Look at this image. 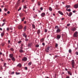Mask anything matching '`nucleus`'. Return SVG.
I'll return each mask as SVG.
<instances>
[{"label": "nucleus", "mask_w": 78, "mask_h": 78, "mask_svg": "<svg viewBox=\"0 0 78 78\" xmlns=\"http://www.w3.org/2000/svg\"><path fill=\"white\" fill-rule=\"evenodd\" d=\"M51 50V46H48L47 48L45 49V51L46 52H48L50 50Z\"/></svg>", "instance_id": "obj_1"}, {"label": "nucleus", "mask_w": 78, "mask_h": 78, "mask_svg": "<svg viewBox=\"0 0 78 78\" xmlns=\"http://www.w3.org/2000/svg\"><path fill=\"white\" fill-rule=\"evenodd\" d=\"M71 64L73 68H74L75 67V60H73L72 61Z\"/></svg>", "instance_id": "obj_2"}, {"label": "nucleus", "mask_w": 78, "mask_h": 78, "mask_svg": "<svg viewBox=\"0 0 78 78\" xmlns=\"http://www.w3.org/2000/svg\"><path fill=\"white\" fill-rule=\"evenodd\" d=\"M74 37H78V32H75L74 34Z\"/></svg>", "instance_id": "obj_3"}, {"label": "nucleus", "mask_w": 78, "mask_h": 78, "mask_svg": "<svg viewBox=\"0 0 78 78\" xmlns=\"http://www.w3.org/2000/svg\"><path fill=\"white\" fill-rule=\"evenodd\" d=\"M23 61H27V57H24L22 59Z\"/></svg>", "instance_id": "obj_4"}, {"label": "nucleus", "mask_w": 78, "mask_h": 78, "mask_svg": "<svg viewBox=\"0 0 78 78\" xmlns=\"http://www.w3.org/2000/svg\"><path fill=\"white\" fill-rule=\"evenodd\" d=\"M74 8H76V9L78 8V3L75 4L74 5Z\"/></svg>", "instance_id": "obj_5"}, {"label": "nucleus", "mask_w": 78, "mask_h": 78, "mask_svg": "<svg viewBox=\"0 0 78 78\" xmlns=\"http://www.w3.org/2000/svg\"><path fill=\"white\" fill-rule=\"evenodd\" d=\"M71 30H72L73 31H75L76 30V28L75 27H74L71 29Z\"/></svg>", "instance_id": "obj_6"}, {"label": "nucleus", "mask_w": 78, "mask_h": 78, "mask_svg": "<svg viewBox=\"0 0 78 78\" xmlns=\"http://www.w3.org/2000/svg\"><path fill=\"white\" fill-rule=\"evenodd\" d=\"M57 40H59L61 38V36L60 35H58L57 36Z\"/></svg>", "instance_id": "obj_7"}, {"label": "nucleus", "mask_w": 78, "mask_h": 78, "mask_svg": "<svg viewBox=\"0 0 78 78\" xmlns=\"http://www.w3.org/2000/svg\"><path fill=\"white\" fill-rule=\"evenodd\" d=\"M22 28H23V27L21 25H20L18 27V28L20 29H22Z\"/></svg>", "instance_id": "obj_8"}, {"label": "nucleus", "mask_w": 78, "mask_h": 78, "mask_svg": "<svg viewBox=\"0 0 78 78\" xmlns=\"http://www.w3.org/2000/svg\"><path fill=\"white\" fill-rule=\"evenodd\" d=\"M45 13H41V17H44V16H45Z\"/></svg>", "instance_id": "obj_9"}, {"label": "nucleus", "mask_w": 78, "mask_h": 78, "mask_svg": "<svg viewBox=\"0 0 78 78\" xmlns=\"http://www.w3.org/2000/svg\"><path fill=\"white\" fill-rule=\"evenodd\" d=\"M9 57L10 58H12L13 57V54H11L9 55Z\"/></svg>", "instance_id": "obj_10"}, {"label": "nucleus", "mask_w": 78, "mask_h": 78, "mask_svg": "<svg viewBox=\"0 0 78 78\" xmlns=\"http://www.w3.org/2000/svg\"><path fill=\"white\" fill-rule=\"evenodd\" d=\"M57 33H59L61 32V30L59 29H58L56 30Z\"/></svg>", "instance_id": "obj_11"}, {"label": "nucleus", "mask_w": 78, "mask_h": 78, "mask_svg": "<svg viewBox=\"0 0 78 78\" xmlns=\"http://www.w3.org/2000/svg\"><path fill=\"white\" fill-rule=\"evenodd\" d=\"M58 12L60 14H61V15H63V13L62 12H61V11H58Z\"/></svg>", "instance_id": "obj_12"}, {"label": "nucleus", "mask_w": 78, "mask_h": 78, "mask_svg": "<svg viewBox=\"0 0 78 78\" xmlns=\"http://www.w3.org/2000/svg\"><path fill=\"white\" fill-rule=\"evenodd\" d=\"M72 15V12H70L68 15V16H69V17H71Z\"/></svg>", "instance_id": "obj_13"}, {"label": "nucleus", "mask_w": 78, "mask_h": 78, "mask_svg": "<svg viewBox=\"0 0 78 78\" xmlns=\"http://www.w3.org/2000/svg\"><path fill=\"white\" fill-rule=\"evenodd\" d=\"M44 41V38H42L40 40V42H42Z\"/></svg>", "instance_id": "obj_14"}, {"label": "nucleus", "mask_w": 78, "mask_h": 78, "mask_svg": "<svg viewBox=\"0 0 78 78\" xmlns=\"http://www.w3.org/2000/svg\"><path fill=\"white\" fill-rule=\"evenodd\" d=\"M40 32H41V30L39 29L37 31V34H39V33H40Z\"/></svg>", "instance_id": "obj_15"}, {"label": "nucleus", "mask_w": 78, "mask_h": 78, "mask_svg": "<svg viewBox=\"0 0 78 78\" xmlns=\"http://www.w3.org/2000/svg\"><path fill=\"white\" fill-rule=\"evenodd\" d=\"M17 66H18V67H22V65L20 64H19L17 65Z\"/></svg>", "instance_id": "obj_16"}, {"label": "nucleus", "mask_w": 78, "mask_h": 78, "mask_svg": "<svg viewBox=\"0 0 78 78\" xmlns=\"http://www.w3.org/2000/svg\"><path fill=\"white\" fill-rule=\"evenodd\" d=\"M32 45V43H29L28 44V47H31Z\"/></svg>", "instance_id": "obj_17"}, {"label": "nucleus", "mask_w": 78, "mask_h": 78, "mask_svg": "<svg viewBox=\"0 0 78 78\" xmlns=\"http://www.w3.org/2000/svg\"><path fill=\"white\" fill-rule=\"evenodd\" d=\"M68 74H69L70 75H72V73H71V72H70V71L68 72Z\"/></svg>", "instance_id": "obj_18"}, {"label": "nucleus", "mask_w": 78, "mask_h": 78, "mask_svg": "<svg viewBox=\"0 0 78 78\" xmlns=\"http://www.w3.org/2000/svg\"><path fill=\"white\" fill-rule=\"evenodd\" d=\"M32 26L33 28H34V29L36 28V27H35V25H34V24H32Z\"/></svg>", "instance_id": "obj_19"}, {"label": "nucleus", "mask_w": 78, "mask_h": 78, "mask_svg": "<svg viewBox=\"0 0 78 78\" xmlns=\"http://www.w3.org/2000/svg\"><path fill=\"white\" fill-rule=\"evenodd\" d=\"M70 5H66L65 7L66 8H70Z\"/></svg>", "instance_id": "obj_20"}, {"label": "nucleus", "mask_w": 78, "mask_h": 78, "mask_svg": "<svg viewBox=\"0 0 78 78\" xmlns=\"http://www.w3.org/2000/svg\"><path fill=\"white\" fill-rule=\"evenodd\" d=\"M11 58L12 61H15V58H14V57H12Z\"/></svg>", "instance_id": "obj_21"}, {"label": "nucleus", "mask_w": 78, "mask_h": 78, "mask_svg": "<svg viewBox=\"0 0 78 78\" xmlns=\"http://www.w3.org/2000/svg\"><path fill=\"white\" fill-rule=\"evenodd\" d=\"M26 30H27V26H26L24 27V31H26Z\"/></svg>", "instance_id": "obj_22"}, {"label": "nucleus", "mask_w": 78, "mask_h": 78, "mask_svg": "<svg viewBox=\"0 0 78 78\" xmlns=\"http://www.w3.org/2000/svg\"><path fill=\"white\" fill-rule=\"evenodd\" d=\"M4 34L3 32L1 33V36L2 37H3V35H4Z\"/></svg>", "instance_id": "obj_23"}, {"label": "nucleus", "mask_w": 78, "mask_h": 78, "mask_svg": "<svg viewBox=\"0 0 78 78\" xmlns=\"http://www.w3.org/2000/svg\"><path fill=\"white\" fill-rule=\"evenodd\" d=\"M25 19V17H23L21 19V21H24V20Z\"/></svg>", "instance_id": "obj_24"}, {"label": "nucleus", "mask_w": 78, "mask_h": 78, "mask_svg": "<svg viewBox=\"0 0 78 78\" xmlns=\"http://www.w3.org/2000/svg\"><path fill=\"white\" fill-rule=\"evenodd\" d=\"M28 65L29 66H31V62H29V63H28Z\"/></svg>", "instance_id": "obj_25"}, {"label": "nucleus", "mask_w": 78, "mask_h": 78, "mask_svg": "<svg viewBox=\"0 0 78 78\" xmlns=\"http://www.w3.org/2000/svg\"><path fill=\"white\" fill-rule=\"evenodd\" d=\"M49 10H50V11H52V9H51V7H50L49 8Z\"/></svg>", "instance_id": "obj_26"}, {"label": "nucleus", "mask_w": 78, "mask_h": 78, "mask_svg": "<svg viewBox=\"0 0 78 78\" xmlns=\"http://www.w3.org/2000/svg\"><path fill=\"white\" fill-rule=\"evenodd\" d=\"M20 53H22L23 52V51L22 49H20Z\"/></svg>", "instance_id": "obj_27"}, {"label": "nucleus", "mask_w": 78, "mask_h": 78, "mask_svg": "<svg viewBox=\"0 0 78 78\" xmlns=\"http://www.w3.org/2000/svg\"><path fill=\"white\" fill-rule=\"evenodd\" d=\"M23 8L24 9H26V8H27V5H24Z\"/></svg>", "instance_id": "obj_28"}, {"label": "nucleus", "mask_w": 78, "mask_h": 78, "mask_svg": "<svg viewBox=\"0 0 78 78\" xmlns=\"http://www.w3.org/2000/svg\"><path fill=\"white\" fill-rule=\"evenodd\" d=\"M69 52L70 53L72 52V50H71L70 49H69Z\"/></svg>", "instance_id": "obj_29"}, {"label": "nucleus", "mask_w": 78, "mask_h": 78, "mask_svg": "<svg viewBox=\"0 0 78 78\" xmlns=\"http://www.w3.org/2000/svg\"><path fill=\"white\" fill-rule=\"evenodd\" d=\"M16 75H19V74H20V73H17V72H16Z\"/></svg>", "instance_id": "obj_30"}, {"label": "nucleus", "mask_w": 78, "mask_h": 78, "mask_svg": "<svg viewBox=\"0 0 78 78\" xmlns=\"http://www.w3.org/2000/svg\"><path fill=\"white\" fill-rule=\"evenodd\" d=\"M35 47H39V44H36Z\"/></svg>", "instance_id": "obj_31"}, {"label": "nucleus", "mask_w": 78, "mask_h": 78, "mask_svg": "<svg viewBox=\"0 0 78 78\" xmlns=\"http://www.w3.org/2000/svg\"><path fill=\"white\" fill-rule=\"evenodd\" d=\"M23 37H25L26 36V33H24L23 34Z\"/></svg>", "instance_id": "obj_32"}, {"label": "nucleus", "mask_w": 78, "mask_h": 78, "mask_svg": "<svg viewBox=\"0 0 78 78\" xmlns=\"http://www.w3.org/2000/svg\"><path fill=\"white\" fill-rule=\"evenodd\" d=\"M58 26H55V28L56 29H58Z\"/></svg>", "instance_id": "obj_33"}, {"label": "nucleus", "mask_w": 78, "mask_h": 78, "mask_svg": "<svg viewBox=\"0 0 78 78\" xmlns=\"http://www.w3.org/2000/svg\"><path fill=\"white\" fill-rule=\"evenodd\" d=\"M44 32H45V33H47V29H45Z\"/></svg>", "instance_id": "obj_34"}, {"label": "nucleus", "mask_w": 78, "mask_h": 78, "mask_svg": "<svg viewBox=\"0 0 78 78\" xmlns=\"http://www.w3.org/2000/svg\"><path fill=\"white\" fill-rule=\"evenodd\" d=\"M10 50H12V51H14V49L12 48H10Z\"/></svg>", "instance_id": "obj_35"}, {"label": "nucleus", "mask_w": 78, "mask_h": 78, "mask_svg": "<svg viewBox=\"0 0 78 78\" xmlns=\"http://www.w3.org/2000/svg\"><path fill=\"white\" fill-rule=\"evenodd\" d=\"M38 5H41V2H38Z\"/></svg>", "instance_id": "obj_36"}, {"label": "nucleus", "mask_w": 78, "mask_h": 78, "mask_svg": "<svg viewBox=\"0 0 78 78\" xmlns=\"http://www.w3.org/2000/svg\"><path fill=\"white\" fill-rule=\"evenodd\" d=\"M22 42V41H19L18 42V44H20Z\"/></svg>", "instance_id": "obj_37"}, {"label": "nucleus", "mask_w": 78, "mask_h": 78, "mask_svg": "<svg viewBox=\"0 0 78 78\" xmlns=\"http://www.w3.org/2000/svg\"><path fill=\"white\" fill-rule=\"evenodd\" d=\"M4 67H6V63H4Z\"/></svg>", "instance_id": "obj_38"}, {"label": "nucleus", "mask_w": 78, "mask_h": 78, "mask_svg": "<svg viewBox=\"0 0 78 78\" xmlns=\"http://www.w3.org/2000/svg\"><path fill=\"white\" fill-rule=\"evenodd\" d=\"M58 46V44H56L55 46V47H57Z\"/></svg>", "instance_id": "obj_39"}, {"label": "nucleus", "mask_w": 78, "mask_h": 78, "mask_svg": "<svg viewBox=\"0 0 78 78\" xmlns=\"http://www.w3.org/2000/svg\"><path fill=\"white\" fill-rule=\"evenodd\" d=\"M68 11L69 12H70V11H71V10L70 9H68Z\"/></svg>", "instance_id": "obj_40"}, {"label": "nucleus", "mask_w": 78, "mask_h": 78, "mask_svg": "<svg viewBox=\"0 0 78 78\" xmlns=\"http://www.w3.org/2000/svg\"><path fill=\"white\" fill-rule=\"evenodd\" d=\"M9 28L8 27L7 28V31H9Z\"/></svg>", "instance_id": "obj_41"}, {"label": "nucleus", "mask_w": 78, "mask_h": 78, "mask_svg": "<svg viewBox=\"0 0 78 78\" xmlns=\"http://www.w3.org/2000/svg\"><path fill=\"white\" fill-rule=\"evenodd\" d=\"M58 5H55V7H56V8H58Z\"/></svg>", "instance_id": "obj_42"}, {"label": "nucleus", "mask_w": 78, "mask_h": 78, "mask_svg": "<svg viewBox=\"0 0 78 78\" xmlns=\"http://www.w3.org/2000/svg\"><path fill=\"white\" fill-rule=\"evenodd\" d=\"M10 29L11 30H12V27H10Z\"/></svg>", "instance_id": "obj_43"}, {"label": "nucleus", "mask_w": 78, "mask_h": 78, "mask_svg": "<svg viewBox=\"0 0 78 78\" xmlns=\"http://www.w3.org/2000/svg\"><path fill=\"white\" fill-rule=\"evenodd\" d=\"M76 55H78V51H76Z\"/></svg>", "instance_id": "obj_44"}, {"label": "nucleus", "mask_w": 78, "mask_h": 78, "mask_svg": "<svg viewBox=\"0 0 78 78\" xmlns=\"http://www.w3.org/2000/svg\"><path fill=\"white\" fill-rule=\"evenodd\" d=\"M21 8H20L19 9H18V11H20V10H21Z\"/></svg>", "instance_id": "obj_45"}, {"label": "nucleus", "mask_w": 78, "mask_h": 78, "mask_svg": "<svg viewBox=\"0 0 78 78\" xmlns=\"http://www.w3.org/2000/svg\"><path fill=\"white\" fill-rule=\"evenodd\" d=\"M70 24L69 23V24H67V27H69V26H70Z\"/></svg>", "instance_id": "obj_46"}, {"label": "nucleus", "mask_w": 78, "mask_h": 78, "mask_svg": "<svg viewBox=\"0 0 78 78\" xmlns=\"http://www.w3.org/2000/svg\"><path fill=\"white\" fill-rule=\"evenodd\" d=\"M25 41H28V39L27 38H26L25 40Z\"/></svg>", "instance_id": "obj_47"}, {"label": "nucleus", "mask_w": 78, "mask_h": 78, "mask_svg": "<svg viewBox=\"0 0 78 78\" xmlns=\"http://www.w3.org/2000/svg\"><path fill=\"white\" fill-rule=\"evenodd\" d=\"M58 56L57 55H56L55 56V57L56 58H58Z\"/></svg>", "instance_id": "obj_48"}, {"label": "nucleus", "mask_w": 78, "mask_h": 78, "mask_svg": "<svg viewBox=\"0 0 78 78\" xmlns=\"http://www.w3.org/2000/svg\"><path fill=\"white\" fill-rule=\"evenodd\" d=\"M5 23H3L2 24V27H3V26L4 25H5Z\"/></svg>", "instance_id": "obj_49"}, {"label": "nucleus", "mask_w": 78, "mask_h": 78, "mask_svg": "<svg viewBox=\"0 0 78 78\" xmlns=\"http://www.w3.org/2000/svg\"><path fill=\"white\" fill-rule=\"evenodd\" d=\"M40 9L42 11V10H43V8L42 7H41L40 8Z\"/></svg>", "instance_id": "obj_50"}, {"label": "nucleus", "mask_w": 78, "mask_h": 78, "mask_svg": "<svg viewBox=\"0 0 78 78\" xmlns=\"http://www.w3.org/2000/svg\"><path fill=\"white\" fill-rule=\"evenodd\" d=\"M42 45H45V43H42Z\"/></svg>", "instance_id": "obj_51"}, {"label": "nucleus", "mask_w": 78, "mask_h": 78, "mask_svg": "<svg viewBox=\"0 0 78 78\" xmlns=\"http://www.w3.org/2000/svg\"><path fill=\"white\" fill-rule=\"evenodd\" d=\"M25 69L26 70H27V67H25Z\"/></svg>", "instance_id": "obj_52"}, {"label": "nucleus", "mask_w": 78, "mask_h": 78, "mask_svg": "<svg viewBox=\"0 0 78 78\" xmlns=\"http://www.w3.org/2000/svg\"><path fill=\"white\" fill-rule=\"evenodd\" d=\"M73 12L74 13H75V12H76V11L75 10H74V11H73Z\"/></svg>", "instance_id": "obj_53"}, {"label": "nucleus", "mask_w": 78, "mask_h": 78, "mask_svg": "<svg viewBox=\"0 0 78 78\" xmlns=\"http://www.w3.org/2000/svg\"><path fill=\"white\" fill-rule=\"evenodd\" d=\"M7 14H9V13H10V12H9V11L7 12Z\"/></svg>", "instance_id": "obj_54"}, {"label": "nucleus", "mask_w": 78, "mask_h": 78, "mask_svg": "<svg viewBox=\"0 0 78 78\" xmlns=\"http://www.w3.org/2000/svg\"><path fill=\"white\" fill-rule=\"evenodd\" d=\"M66 78H70V77L69 76H66Z\"/></svg>", "instance_id": "obj_55"}, {"label": "nucleus", "mask_w": 78, "mask_h": 78, "mask_svg": "<svg viewBox=\"0 0 78 78\" xmlns=\"http://www.w3.org/2000/svg\"><path fill=\"white\" fill-rule=\"evenodd\" d=\"M14 72L13 71L12 73H11L12 74H14Z\"/></svg>", "instance_id": "obj_56"}, {"label": "nucleus", "mask_w": 78, "mask_h": 78, "mask_svg": "<svg viewBox=\"0 0 78 78\" xmlns=\"http://www.w3.org/2000/svg\"><path fill=\"white\" fill-rule=\"evenodd\" d=\"M64 18H62V20H64Z\"/></svg>", "instance_id": "obj_57"}, {"label": "nucleus", "mask_w": 78, "mask_h": 78, "mask_svg": "<svg viewBox=\"0 0 78 78\" xmlns=\"http://www.w3.org/2000/svg\"><path fill=\"white\" fill-rule=\"evenodd\" d=\"M62 3L63 4V5L65 4V2H62Z\"/></svg>", "instance_id": "obj_58"}, {"label": "nucleus", "mask_w": 78, "mask_h": 78, "mask_svg": "<svg viewBox=\"0 0 78 78\" xmlns=\"http://www.w3.org/2000/svg\"><path fill=\"white\" fill-rule=\"evenodd\" d=\"M19 16H22V13L20 14Z\"/></svg>", "instance_id": "obj_59"}, {"label": "nucleus", "mask_w": 78, "mask_h": 78, "mask_svg": "<svg viewBox=\"0 0 78 78\" xmlns=\"http://www.w3.org/2000/svg\"><path fill=\"white\" fill-rule=\"evenodd\" d=\"M0 30H1V31H2V28H0Z\"/></svg>", "instance_id": "obj_60"}, {"label": "nucleus", "mask_w": 78, "mask_h": 78, "mask_svg": "<svg viewBox=\"0 0 78 78\" xmlns=\"http://www.w3.org/2000/svg\"><path fill=\"white\" fill-rule=\"evenodd\" d=\"M26 23H27V21H25L24 22V23H25V24Z\"/></svg>", "instance_id": "obj_61"}, {"label": "nucleus", "mask_w": 78, "mask_h": 78, "mask_svg": "<svg viewBox=\"0 0 78 78\" xmlns=\"http://www.w3.org/2000/svg\"><path fill=\"white\" fill-rule=\"evenodd\" d=\"M4 9L5 10V11H7V9Z\"/></svg>", "instance_id": "obj_62"}, {"label": "nucleus", "mask_w": 78, "mask_h": 78, "mask_svg": "<svg viewBox=\"0 0 78 78\" xmlns=\"http://www.w3.org/2000/svg\"><path fill=\"white\" fill-rule=\"evenodd\" d=\"M23 44H21V47H23Z\"/></svg>", "instance_id": "obj_63"}, {"label": "nucleus", "mask_w": 78, "mask_h": 78, "mask_svg": "<svg viewBox=\"0 0 78 78\" xmlns=\"http://www.w3.org/2000/svg\"><path fill=\"white\" fill-rule=\"evenodd\" d=\"M10 40H9L8 41V43H10Z\"/></svg>", "instance_id": "obj_64"}]
</instances>
